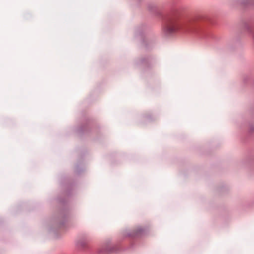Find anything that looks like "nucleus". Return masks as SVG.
Here are the masks:
<instances>
[{"label": "nucleus", "mask_w": 254, "mask_h": 254, "mask_svg": "<svg viewBox=\"0 0 254 254\" xmlns=\"http://www.w3.org/2000/svg\"><path fill=\"white\" fill-rule=\"evenodd\" d=\"M179 28V24L176 19L169 20L164 28L166 32L170 34L177 31Z\"/></svg>", "instance_id": "obj_1"}]
</instances>
